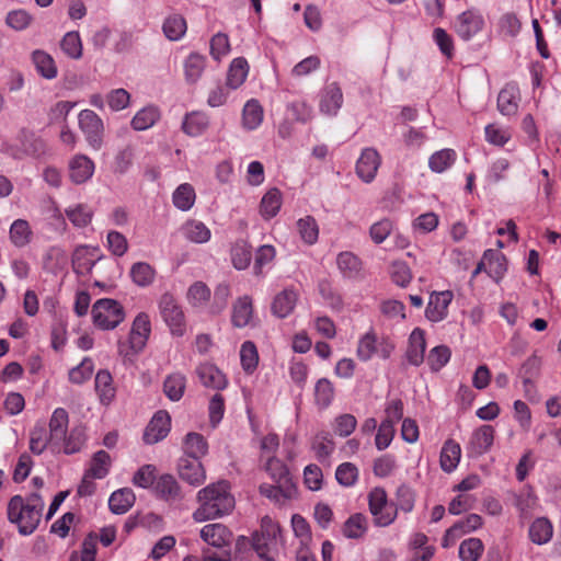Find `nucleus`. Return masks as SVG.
<instances>
[{"instance_id":"nucleus-16","label":"nucleus","mask_w":561,"mask_h":561,"mask_svg":"<svg viewBox=\"0 0 561 561\" xmlns=\"http://www.w3.org/2000/svg\"><path fill=\"white\" fill-rule=\"evenodd\" d=\"M201 538L213 547L222 548L230 545L232 533L222 524H208L201 529Z\"/></svg>"},{"instance_id":"nucleus-26","label":"nucleus","mask_w":561,"mask_h":561,"mask_svg":"<svg viewBox=\"0 0 561 561\" xmlns=\"http://www.w3.org/2000/svg\"><path fill=\"white\" fill-rule=\"evenodd\" d=\"M135 500L136 496L131 489H119L111 494L108 507L114 514H125L134 505Z\"/></svg>"},{"instance_id":"nucleus-34","label":"nucleus","mask_w":561,"mask_h":561,"mask_svg":"<svg viewBox=\"0 0 561 561\" xmlns=\"http://www.w3.org/2000/svg\"><path fill=\"white\" fill-rule=\"evenodd\" d=\"M95 391L103 404H110L115 397L113 378L108 370H99L95 376Z\"/></svg>"},{"instance_id":"nucleus-19","label":"nucleus","mask_w":561,"mask_h":561,"mask_svg":"<svg viewBox=\"0 0 561 561\" xmlns=\"http://www.w3.org/2000/svg\"><path fill=\"white\" fill-rule=\"evenodd\" d=\"M426 342L424 331L415 328L409 337V345L405 353L408 362L413 366H420L424 360Z\"/></svg>"},{"instance_id":"nucleus-57","label":"nucleus","mask_w":561,"mask_h":561,"mask_svg":"<svg viewBox=\"0 0 561 561\" xmlns=\"http://www.w3.org/2000/svg\"><path fill=\"white\" fill-rule=\"evenodd\" d=\"M297 229L300 238L307 244H313L317 242L319 237V227L316 219L312 216H306L297 221Z\"/></svg>"},{"instance_id":"nucleus-35","label":"nucleus","mask_w":561,"mask_h":561,"mask_svg":"<svg viewBox=\"0 0 561 561\" xmlns=\"http://www.w3.org/2000/svg\"><path fill=\"white\" fill-rule=\"evenodd\" d=\"M282 193L278 188H270L261 199L260 213L265 219L275 217L282 206Z\"/></svg>"},{"instance_id":"nucleus-43","label":"nucleus","mask_w":561,"mask_h":561,"mask_svg":"<svg viewBox=\"0 0 561 561\" xmlns=\"http://www.w3.org/2000/svg\"><path fill=\"white\" fill-rule=\"evenodd\" d=\"M209 121L207 115L203 113L187 114L182 123L183 131L192 137L202 135L208 127Z\"/></svg>"},{"instance_id":"nucleus-45","label":"nucleus","mask_w":561,"mask_h":561,"mask_svg":"<svg viewBox=\"0 0 561 561\" xmlns=\"http://www.w3.org/2000/svg\"><path fill=\"white\" fill-rule=\"evenodd\" d=\"M334 387L328 378H320L314 386V402L318 408L327 409L334 399Z\"/></svg>"},{"instance_id":"nucleus-9","label":"nucleus","mask_w":561,"mask_h":561,"mask_svg":"<svg viewBox=\"0 0 561 561\" xmlns=\"http://www.w3.org/2000/svg\"><path fill=\"white\" fill-rule=\"evenodd\" d=\"M483 25V16L476 10H468L457 16L455 31L462 39L468 41L479 33Z\"/></svg>"},{"instance_id":"nucleus-23","label":"nucleus","mask_w":561,"mask_h":561,"mask_svg":"<svg viewBox=\"0 0 561 561\" xmlns=\"http://www.w3.org/2000/svg\"><path fill=\"white\" fill-rule=\"evenodd\" d=\"M207 59L204 55H201L198 53H191L183 62V69H184V76L185 81L188 84L196 83L205 68H206Z\"/></svg>"},{"instance_id":"nucleus-55","label":"nucleus","mask_w":561,"mask_h":561,"mask_svg":"<svg viewBox=\"0 0 561 561\" xmlns=\"http://www.w3.org/2000/svg\"><path fill=\"white\" fill-rule=\"evenodd\" d=\"M61 50L71 59L82 57V43L78 32L71 31L64 35L60 42Z\"/></svg>"},{"instance_id":"nucleus-2","label":"nucleus","mask_w":561,"mask_h":561,"mask_svg":"<svg viewBox=\"0 0 561 561\" xmlns=\"http://www.w3.org/2000/svg\"><path fill=\"white\" fill-rule=\"evenodd\" d=\"M199 507L193 513L194 520L202 523L229 514L234 507V497L227 481L208 484L197 493Z\"/></svg>"},{"instance_id":"nucleus-47","label":"nucleus","mask_w":561,"mask_h":561,"mask_svg":"<svg viewBox=\"0 0 561 561\" xmlns=\"http://www.w3.org/2000/svg\"><path fill=\"white\" fill-rule=\"evenodd\" d=\"M160 118V112L156 106H147L136 113L131 119L135 130H146Z\"/></svg>"},{"instance_id":"nucleus-29","label":"nucleus","mask_w":561,"mask_h":561,"mask_svg":"<svg viewBox=\"0 0 561 561\" xmlns=\"http://www.w3.org/2000/svg\"><path fill=\"white\" fill-rule=\"evenodd\" d=\"M251 548L262 561H275L277 541L267 539L263 535L253 533L251 536Z\"/></svg>"},{"instance_id":"nucleus-11","label":"nucleus","mask_w":561,"mask_h":561,"mask_svg":"<svg viewBox=\"0 0 561 561\" xmlns=\"http://www.w3.org/2000/svg\"><path fill=\"white\" fill-rule=\"evenodd\" d=\"M171 417L167 411H158L147 425L144 433L146 444H156L162 440L170 432Z\"/></svg>"},{"instance_id":"nucleus-48","label":"nucleus","mask_w":561,"mask_h":561,"mask_svg":"<svg viewBox=\"0 0 561 561\" xmlns=\"http://www.w3.org/2000/svg\"><path fill=\"white\" fill-rule=\"evenodd\" d=\"M183 233L187 240L194 243H205L210 237L211 232L202 221L191 220L183 227Z\"/></svg>"},{"instance_id":"nucleus-46","label":"nucleus","mask_w":561,"mask_h":561,"mask_svg":"<svg viewBox=\"0 0 561 561\" xmlns=\"http://www.w3.org/2000/svg\"><path fill=\"white\" fill-rule=\"evenodd\" d=\"M456 157V151L453 149L436 151L428 159L430 169L433 172L442 173L454 164Z\"/></svg>"},{"instance_id":"nucleus-4","label":"nucleus","mask_w":561,"mask_h":561,"mask_svg":"<svg viewBox=\"0 0 561 561\" xmlns=\"http://www.w3.org/2000/svg\"><path fill=\"white\" fill-rule=\"evenodd\" d=\"M91 313L94 325L102 330H113L125 319L123 306L110 298L96 300Z\"/></svg>"},{"instance_id":"nucleus-33","label":"nucleus","mask_w":561,"mask_h":561,"mask_svg":"<svg viewBox=\"0 0 561 561\" xmlns=\"http://www.w3.org/2000/svg\"><path fill=\"white\" fill-rule=\"evenodd\" d=\"M33 64L37 72L45 79L51 80L57 77V66L54 58L44 50H34L32 54Z\"/></svg>"},{"instance_id":"nucleus-3","label":"nucleus","mask_w":561,"mask_h":561,"mask_svg":"<svg viewBox=\"0 0 561 561\" xmlns=\"http://www.w3.org/2000/svg\"><path fill=\"white\" fill-rule=\"evenodd\" d=\"M43 508L44 501L38 493L30 494L26 501L21 495H14L8 503V519L18 526L20 535L28 536L36 530Z\"/></svg>"},{"instance_id":"nucleus-38","label":"nucleus","mask_w":561,"mask_h":561,"mask_svg":"<svg viewBox=\"0 0 561 561\" xmlns=\"http://www.w3.org/2000/svg\"><path fill=\"white\" fill-rule=\"evenodd\" d=\"M481 526L482 517L478 514H469L466 518L456 522L447 529V537H453V540H456L468 533L474 531Z\"/></svg>"},{"instance_id":"nucleus-14","label":"nucleus","mask_w":561,"mask_h":561,"mask_svg":"<svg viewBox=\"0 0 561 561\" xmlns=\"http://www.w3.org/2000/svg\"><path fill=\"white\" fill-rule=\"evenodd\" d=\"M151 332L150 320L147 313H139L131 325L129 334V346L134 353H139L146 346Z\"/></svg>"},{"instance_id":"nucleus-64","label":"nucleus","mask_w":561,"mask_h":561,"mask_svg":"<svg viewBox=\"0 0 561 561\" xmlns=\"http://www.w3.org/2000/svg\"><path fill=\"white\" fill-rule=\"evenodd\" d=\"M356 425V417L350 413H344L334 419L333 431L341 437H347L355 431Z\"/></svg>"},{"instance_id":"nucleus-31","label":"nucleus","mask_w":561,"mask_h":561,"mask_svg":"<svg viewBox=\"0 0 561 561\" xmlns=\"http://www.w3.org/2000/svg\"><path fill=\"white\" fill-rule=\"evenodd\" d=\"M311 448L320 462L327 461L335 449V443L329 432H319L312 439Z\"/></svg>"},{"instance_id":"nucleus-42","label":"nucleus","mask_w":561,"mask_h":561,"mask_svg":"<svg viewBox=\"0 0 561 561\" xmlns=\"http://www.w3.org/2000/svg\"><path fill=\"white\" fill-rule=\"evenodd\" d=\"M252 260V248L244 240H238L231 248V262L234 268L242 271L249 267Z\"/></svg>"},{"instance_id":"nucleus-7","label":"nucleus","mask_w":561,"mask_h":561,"mask_svg":"<svg viewBox=\"0 0 561 561\" xmlns=\"http://www.w3.org/2000/svg\"><path fill=\"white\" fill-rule=\"evenodd\" d=\"M78 124L89 145L94 149H100L104 134V125L101 117L91 110H82L78 116Z\"/></svg>"},{"instance_id":"nucleus-18","label":"nucleus","mask_w":561,"mask_h":561,"mask_svg":"<svg viewBox=\"0 0 561 561\" xmlns=\"http://www.w3.org/2000/svg\"><path fill=\"white\" fill-rule=\"evenodd\" d=\"M343 103V93L336 82L328 84L321 95L320 111L328 115H335Z\"/></svg>"},{"instance_id":"nucleus-22","label":"nucleus","mask_w":561,"mask_h":561,"mask_svg":"<svg viewBox=\"0 0 561 561\" xmlns=\"http://www.w3.org/2000/svg\"><path fill=\"white\" fill-rule=\"evenodd\" d=\"M265 469L275 483H283L285 491L288 492L295 485L288 468L279 459L273 456L268 457Z\"/></svg>"},{"instance_id":"nucleus-61","label":"nucleus","mask_w":561,"mask_h":561,"mask_svg":"<svg viewBox=\"0 0 561 561\" xmlns=\"http://www.w3.org/2000/svg\"><path fill=\"white\" fill-rule=\"evenodd\" d=\"M451 352L446 345L433 347L427 356V364L432 371H439L450 359Z\"/></svg>"},{"instance_id":"nucleus-62","label":"nucleus","mask_w":561,"mask_h":561,"mask_svg":"<svg viewBox=\"0 0 561 561\" xmlns=\"http://www.w3.org/2000/svg\"><path fill=\"white\" fill-rule=\"evenodd\" d=\"M358 474V468L354 463L343 462L336 468L335 479L339 484L350 488L357 482Z\"/></svg>"},{"instance_id":"nucleus-15","label":"nucleus","mask_w":561,"mask_h":561,"mask_svg":"<svg viewBox=\"0 0 561 561\" xmlns=\"http://www.w3.org/2000/svg\"><path fill=\"white\" fill-rule=\"evenodd\" d=\"M494 442V428L491 425H481L471 434L468 450L471 455L481 456L488 453Z\"/></svg>"},{"instance_id":"nucleus-52","label":"nucleus","mask_w":561,"mask_h":561,"mask_svg":"<svg viewBox=\"0 0 561 561\" xmlns=\"http://www.w3.org/2000/svg\"><path fill=\"white\" fill-rule=\"evenodd\" d=\"M195 191L188 183H183L173 193V204L181 210H188L193 207L195 202Z\"/></svg>"},{"instance_id":"nucleus-5","label":"nucleus","mask_w":561,"mask_h":561,"mask_svg":"<svg viewBox=\"0 0 561 561\" xmlns=\"http://www.w3.org/2000/svg\"><path fill=\"white\" fill-rule=\"evenodd\" d=\"M368 507L374 525L377 527L391 525L398 515V508H393V505L388 503L387 493L382 488H374L368 493Z\"/></svg>"},{"instance_id":"nucleus-36","label":"nucleus","mask_w":561,"mask_h":561,"mask_svg":"<svg viewBox=\"0 0 561 561\" xmlns=\"http://www.w3.org/2000/svg\"><path fill=\"white\" fill-rule=\"evenodd\" d=\"M249 72V65L245 58H234L229 67L227 73V85L230 89H238L247 79Z\"/></svg>"},{"instance_id":"nucleus-8","label":"nucleus","mask_w":561,"mask_h":561,"mask_svg":"<svg viewBox=\"0 0 561 561\" xmlns=\"http://www.w3.org/2000/svg\"><path fill=\"white\" fill-rule=\"evenodd\" d=\"M454 294L450 290L433 291L425 309V317L432 322L443 321L448 314V307Z\"/></svg>"},{"instance_id":"nucleus-37","label":"nucleus","mask_w":561,"mask_h":561,"mask_svg":"<svg viewBox=\"0 0 561 561\" xmlns=\"http://www.w3.org/2000/svg\"><path fill=\"white\" fill-rule=\"evenodd\" d=\"M368 529V519L362 513L351 515L344 523L342 533L346 538H362Z\"/></svg>"},{"instance_id":"nucleus-44","label":"nucleus","mask_w":561,"mask_h":561,"mask_svg":"<svg viewBox=\"0 0 561 561\" xmlns=\"http://www.w3.org/2000/svg\"><path fill=\"white\" fill-rule=\"evenodd\" d=\"M130 277L137 286L147 287L153 283L156 271L147 262H137L131 265Z\"/></svg>"},{"instance_id":"nucleus-41","label":"nucleus","mask_w":561,"mask_h":561,"mask_svg":"<svg viewBox=\"0 0 561 561\" xmlns=\"http://www.w3.org/2000/svg\"><path fill=\"white\" fill-rule=\"evenodd\" d=\"M489 274L500 280L507 270L506 257L503 253L489 249L484 252Z\"/></svg>"},{"instance_id":"nucleus-17","label":"nucleus","mask_w":561,"mask_h":561,"mask_svg":"<svg viewBox=\"0 0 561 561\" xmlns=\"http://www.w3.org/2000/svg\"><path fill=\"white\" fill-rule=\"evenodd\" d=\"M519 89L514 82L505 84L497 96V108L503 115H514L518 108Z\"/></svg>"},{"instance_id":"nucleus-58","label":"nucleus","mask_w":561,"mask_h":561,"mask_svg":"<svg viewBox=\"0 0 561 561\" xmlns=\"http://www.w3.org/2000/svg\"><path fill=\"white\" fill-rule=\"evenodd\" d=\"M66 216L76 227L82 228L91 222L93 211L89 206L78 204L75 207L67 208Z\"/></svg>"},{"instance_id":"nucleus-56","label":"nucleus","mask_w":561,"mask_h":561,"mask_svg":"<svg viewBox=\"0 0 561 561\" xmlns=\"http://www.w3.org/2000/svg\"><path fill=\"white\" fill-rule=\"evenodd\" d=\"M537 504V496L530 485H525L523 490L515 494L514 505L522 515L529 514Z\"/></svg>"},{"instance_id":"nucleus-49","label":"nucleus","mask_w":561,"mask_h":561,"mask_svg":"<svg viewBox=\"0 0 561 561\" xmlns=\"http://www.w3.org/2000/svg\"><path fill=\"white\" fill-rule=\"evenodd\" d=\"M243 126L250 130L255 129L263 121V108L256 100L245 103L242 113Z\"/></svg>"},{"instance_id":"nucleus-39","label":"nucleus","mask_w":561,"mask_h":561,"mask_svg":"<svg viewBox=\"0 0 561 561\" xmlns=\"http://www.w3.org/2000/svg\"><path fill=\"white\" fill-rule=\"evenodd\" d=\"M111 466L112 458L110 454L101 449L93 454L87 471H89V476H93L96 479H103L108 474Z\"/></svg>"},{"instance_id":"nucleus-59","label":"nucleus","mask_w":561,"mask_h":561,"mask_svg":"<svg viewBox=\"0 0 561 561\" xmlns=\"http://www.w3.org/2000/svg\"><path fill=\"white\" fill-rule=\"evenodd\" d=\"M85 442V435L81 428H72L69 434H65V440L61 443V451L66 455L76 454L81 450Z\"/></svg>"},{"instance_id":"nucleus-10","label":"nucleus","mask_w":561,"mask_h":561,"mask_svg":"<svg viewBox=\"0 0 561 561\" xmlns=\"http://www.w3.org/2000/svg\"><path fill=\"white\" fill-rule=\"evenodd\" d=\"M180 478L193 486L203 484L206 480V471L201 459L181 457L178 463Z\"/></svg>"},{"instance_id":"nucleus-27","label":"nucleus","mask_w":561,"mask_h":561,"mask_svg":"<svg viewBox=\"0 0 561 561\" xmlns=\"http://www.w3.org/2000/svg\"><path fill=\"white\" fill-rule=\"evenodd\" d=\"M157 495L165 501L181 500V486L171 474H162L154 484Z\"/></svg>"},{"instance_id":"nucleus-50","label":"nucleus","mask_w":561,"mask_h":561,"mask_svg":"<svg viewBox=\"0 0 561 561\" xmlns=\"http://www.w3.org/2000/svg\"><path fill=\"white\" fill-rule=\"evenodd\" d=\"M9 233L11 242L18 248H23L31 241L32 231L26 220H14Z\"/></svg>"},{"instance_id":"nucleus-13","label":"nucleus","mask_w":561,"mask_h":561,"mask_svg":"<svg viewBox=\"0 0 561 561\" xmlns=\"http://www.w3.org/2000/svg\"><path fill=\"white\" fill-rule=\"evenodd\" d=\"M381 163L378 151L374 148H365L356 162V173L366 183H370Z\"/></svg>"},{"instance_id":"nucleus-21","label":"nucleus","mask_w":561,"mask_h":561,"mask_svg":"<svg viewBox=\"0 0 561 561\" xmlns=\"http://www.w3.org/2000/svg\"><path fill=\"white\" fill-rule=\"evenodd\" d=\"M196 374L205 387L220 390L227 386L225 375L213 364H201Z\"/></svg>"},{"instance_id":"nucleus-28","label":"nucleus","mask_w":561,"mask_h":561,"mask_svg":"<svg viewBox=\"0 0 561 561\" xmlns=\"http://www.w3.org/2000/svg\"><path fill=\"white\" fill-rule=\"evenodd\" d=\"M553 535L552 524L548 518L539 517L535 519L528 529V536L531 542L536 545H545L549 542Z\"/></svg>"},{"instance_id":"nucleus-51","label":"nucleus","mask_w":561,"mask_h":561,"mask_svg":"<svg viewBox=\"0 0 561 561\" xmlns=\"http://www.w3.org/2000/svg\"><path fill=\"white\" fill-rule=\"evenodd\" d=\"M163 33L170 41H179L186 32V21L180 14H173L165 19Z\"/></svg>"},{"instance_id":"nucleus-40","label":"nucleus","mask_w":561,"mask_h":561,"mask_svg":"<svg viewBox=\"0 0 561 561\" xmlns=\"http://www.w3.org/2000/svg\"><path fill=\"white\" fill-rule=\"evenodd\" d=\"M186 378L181 373H174L164 379L163 392L171 401H179L185 391Z\"/></svg>"},{"instance_id":"nucleus-25","label":"nucleus","mask_w":561,"mask_h":561,"mask_svg":"<svg viewBox=\"0 0 561 561\" xmlns=\"http://www.w3.org/2000/svg\"><path fill=\"white\" fill-rule=\"evenodd\" d=\"M460 445L453 439L446 440L443 445L439 459L443 471L447 473L453 472L460 461Z\"/></svg>"},{"instance_id":"nucleus-53","label":"nucleus","mask_w":561,"mask_h":561,"mask_svg":"<svg viewBox=\"0 0 561 561\" xmlns=\"http://www.w3.org/2000/svg\"><path fill=\"white\" fill-rule=\"evenodd\" d=\"M241 366L247 374H252L259 364V353L255 344L245 341L240 350Z\"/></svg>"},{"instance_id":"nucleus-54","label":"nucleus","mask_w":561,"mask_h":561,"mask_svg":"<svg viewBox=\"0 0 561 561\" xmlns=\"http://www.w3.org/2000/svg\"><path fill=\"white\" fill-rule=\"evenodd\" d=\"M484 550L483 542L479 538H469L459 546V558L462 561H478Z\"/></svg>"},{"instance_id":"nucleus-32","label":"nucleus","mask_w":561,"mask_h":561,"mask_svg":"<svg viewBox=\"0 0 561 561\" xmlns=\"http://www.w3.org/2000/svg\"><path fill=\"white\" fill-rule=\"evenodd\" d=\"M183 449V457L201 459L207 454L208 445L202 434L192 432L185 436Z\"/></svg>"},{"instance_id":"nucleus-63","label":"nucleus","mask_w":561,"mask_h":561,"mask_svg":"<svg viewBox=\"0 0 561 561\" xmlns=\"http://www.w3.org/2000/svg\"><path fill=\"white\" fill-rule=\"evenodd\" d=\"M93 369V360L90 357H84L78 366L70 369L69 380L72 383L81 385L91 378Z\"/></svg>"},{"instance_id":"nucleus-60","label":"nucleus","mask_w":561,"mask_h":561,"mask_svg":"<svg viewBox=\"0 0 561 561\" xmlns=\"http://www.w3.org/2000/svg\"><path fill=\"white\" fill-rule=\"evenodd\" d=\"M260 493L275 502L291 499L296 493V485L291 490L285 491L283 483H275V485L263 483L259 488Z\"/></svg>"},{"instance_id":"nucleus-1","label":"nucleus","mask_w":561,"mask_h":561,"mask_svg":"<svg viewBox=\"0 0 561 561\" xmlns=\"http://www.w3.org/2000/svg\"><path fill=\"white\" fill-rule=\"evenodd\" d=\"M69 415L62 408L54 410L47 432L44 422H37L30 432V450L34 455H41L46 448L51 453H61V443L65 440V434L68 431Z\"/></svg>"},{"instance_id":"nucleus-20","label":"nucleus","mask_w":561,"mask_h":561,"mask_svg":"<svg viewBox=\"0 0 561 561\" xmlns=\"http://www.w3.org/2000/svg\"><path fill=\"white\" fill-rule=\"evenodd\" d=\"M94 172V163L87 156H76L69 165V176L76 184L87 182Z\"/></svg>"},{"instance_id":"nucleus-24","label":"nucleus","mask_w":561,"mask_h":561,"mask_svg":"<svg viewBox=\"0 0 561 561\" xmlns=\"http://www.w3.org/2000/svg\"><path fill=\"white\" fill-rule=\"evenodd\" d=\"M297 294L293 289H284L277 294L272 304V312L283 319L290 314L297 302Z\"/></svg>"},{"instance_id":"nucleus-12","label":"nucleus","mask_w":561,"mask_h":561,"mask_svg":"<svg viewBox=\"0 0 561 561\" xmlns=\"http://www.w3.org/2000/svg\"><path fill=\"white\" fill-rule=\"evenodd\" d=\"M98 247H78L72 254V268L77 274L90 273L96 262L101 260Z\"/></svg>"},{"instance_id":"nucleus-30","label":"nucleus","mask_w":561,"mask_h":561,"mask_svg":"<svg viewBox=\"0 0 561 561\" xmlns=\"http://www.w3.org/2000/svg\"><path fill=\"white\" fill-rule=\"evenodd\" d=\"M252 313V300L249 296H243L233 305L231 322L236 328H244L250 323Z\"/></svg>"},{"instance_id":"nucleus-6","label":"nucleus","mask_w":561,"mask_h":561,"mask_svg":"<svg viewBox=\"0 0 561 561\" xmlns=\"http://www.w3.org/2000/svg\"><path fill=\"white\" fill-rule=\"evenodd\" d=\"M159 310L163 321L173 335L182 336L185 330L184 313L173 295L165 293L159 300Z\"/></svg>"}]
</instances>
